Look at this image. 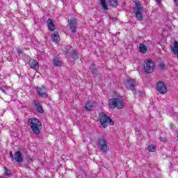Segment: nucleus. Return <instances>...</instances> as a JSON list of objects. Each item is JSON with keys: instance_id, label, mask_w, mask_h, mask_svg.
Returning a JSON list of instances; mask_svg holds the SVG:
<instances>
[{"instance_id": "nucleus-5", "label": "nucleus", "mask_w": 178, "mask_h": 178, "mask_svg": "<svg viewBox=\"0 0 178 178\" xmlns=\"http://www.w3.org/2000/svg\"><path fill=\"white\" fill-rule=\"evenodd\" d=\"M124 86L127 88H129L132 92H134V95L137 94V89H136V87L137 86V81L136 79H128L124 82Z\"/></svg>"}, {"instance_id": "nucleus-13", "label": "nucleus", "mask_w": 178, "mask_h": 178, "mask_svg": "<svg viewBox=\"0 0 178 178\" xmlns=\"http://www.w3.org/2000/svg\"><path fill=\"white\" fill-rule=\"evenodd\" d=\"M47 27L49 29V31H55V24L54 23V21H52V19L49 18L47 19Z\"/></svg>"}, {"instance_id": "nucleus-9", "label": "nucleus", "mask_w": 178, "mask_h": 178, "mask_svg": "<svg viewBox=\"0 0 178 178\" xmlns=\"http://www.w3.org/2000/svg\"><path fill=\"white\" fill-rule=\"evenodd\" d=\"M36 92L39 95V97H46L47 88L44 86H38L36 88Z\"/></svg>"}, {"instance_id": "nucleus-19", "label": "nucleus", "mask_w": 178, "mask_h": 178, "mask_svg": "<svg viewBox=\"0 0 178 178\" xmlns=\"http://www.w3.org/2000/svg\"><path fill=\"white\" fill-rule=\"evenodd\" d=\"M108 5H110V6H112V8H118V0H108Z\"/></svg>"}, {"instance_id": "nucleus-30", "label": "nucleus", "mask_w": 178, "mask_h": 178, "mask_svg": "<svg viewBox=\"0 0 178 178\" xmlns=\"http://www.w3.org/2000/svg\"><path fill=\"white\" fill-rule=\"evenodd\" d=\"M170 129H173V127H175V124H170Z\"/></svg>"}, {"instance_id": "nucleus-12", "label": "nucleus", "mask_w": 178, "mask_h": 178, "mask_svg": "<svg viewBox=\"0 0 178 178\" xmlns=\"http://www.w3.org/2000/svg\"><path fill=\"white\" fill-rule=\"evenodd\" d=\"M33 104L36 108L38 113H44V108H42V106H41V104H40L38 100H33Z\"/></svg>"}, {"instance_id": "nucleus-23", "label": "nucleus", "mask_w": 178, "mask_h": 178, "mask_svg": "<svg viewBox=\"0 0 178 178\" xmlns=\"http://www.w3.org/2000/svg\"><path fill=\"white\" fill-rule=\"evenodd\" d=\"M4 174L6 175V176H10L11 175L10 170H9V169H8V168L6 167L4 168Z\"/></svg>"}, {"instance_id": "nucleus-28", "label": "nucleus", "mask_w": 178, "mask_h": 178, "mask_svg": "<svg viewBox=\"0 0 178 178\" xmlns=\"http://www.w3.org/2000/svg\"><path fill=\"white\" fill-rule=\"evenodd\" d=\"M10 156L12 158V159H15V155H13V152H10Z\"/></svg>"}, {"instance_id": "nucleus-20", "label": "nucleus", "mask_w": 178, "mask_h": 178, "mask_svg": "<svg viewBox=\"0 0 178 178\" xmlns=\"http://www.w3.org/2000/svg\"><path fill=\"white\" fill-rule=\"evenodd\" d=\"M100 3L104 10H108V5H106V0H100Z\"/></svg>"}, {"instance_id": "nucleus-34", "label": "nucleus", "mask_w": 178, "mask_h": 178, "mask_svg": "<svg viewBox=\"0 0 178 178\" xmlns=\"http://www.w3.org/2000/svg\"><path fill=\"white\" fill-rule=\"evenodd\" d=\"M1 91H2V92H5V90L3 88H0Z\"/></svg>"}, {"instance_id": "nucleus-32", "label": "nucleus", "mask_w": 178, "mask_h": 178, "mask_svg": "<svg viewBox=\"0 0 178 178\" xmlns=\"http://www.w3.org/2000/svg\"><path fill=\"white\" fill-rule=\"evenodd\" d=\"M162 0H156V2H158V3H161V1Z\"/></svg>"}, {"instance_id": "nucleus-18", "label": "nucleus", "mask_w": 178, "mask_h": 178, "mask_svg": "<svg viewBox=\"0 0 178 178\" xmlns=\"http://www.w3.org/2000/svg\"><path fill=\"white\" fill-rule=\"evenodd\" d=\"M139 51L142 54H147V51H148V49H147V46H145V44L140 43L139 44Z\"/></svg>"}, {"instance_id": "nucleus-22", "label": "nucleus", "mask_w": 178, "mask_h": 178, "mask_svg": "<svg viewBox=\"0 0 178 178\" xmlns=\"http://www.w3.org/2000/svg\"><path fill=\"white\" fill-rule=\"evenodd\" d=\"M159 67L161 69V70H166V65H165V63H159Z\"/></svg>"}, {"instance_id": "nucleus-15", "label": "nucleus", "mask_w": 178, "mask_h": 178, "mask_svg": "<svg viewBox=\"0 0 178 178\" xmlns=\"http://www.w3.org/2000/svg\"><path fill=\"white\" fill-rule=\"evenodd\" d=\"M92 108H94V102L89 101L86 103L85 108L86 111H88V112H91V111H92Z\"/></svg>"}, {"instance_id": "nucleus-24", "label": "nucleus", "mask_w": 178, "mask_h": 178, "mask_svg": "<svg viewBox=\"0 0 178 178\" xmlns=\"http://www.w3.org/2000/svg\"><path fill=\"white\" fill-rule=\"evenodd\" d=\"M91 72L93 74L97 73V67H95V65L94 64L92 65Z\"/></svg>"}, {"instance_id": "nucleus-26", "label": "nucleus", "mask_w": 178, "mask_h": 178, "mask_svg": "<svg viewBox=\"0 0 178 178\" xmlns=\"http://www.w3.org/2000/svg\"><path fill=\"white\" fill-rule=\"evenodd\" d=\"M17 52L19 55H21V54H23V49L22 48H17Z\"/></svg>"}, {"instance_id": "nucleus-6", "label": "nucleus", "mask_w": 178, "mask_h": 178, "mask_svg": "<svg viewBox=\"0 0 178 178\" xmlns=\"http://www.w3.org/2000/svg\"><path fill=\"white\" fill-rule=\"evenodd\" d=\"M135 5L136 7V9L135 11H134V16L137 19V20H138L139 22H143V19H144V17H143L142 12L144 8H143V6H141V4H140V3L138 2H136Z\"/></svg>"}, {"instance_id": "nucleus-29", "label": "nucleus", "mask_w": 178, "mask_h": 178, "mask_svg": "<svg viewBox=\"0 0 178 178\" xmlns=\"http://www.w3.org/2000/svg\"><path fill=\"white\" fill-rule=\"evenodd\" d=\"M173 1L175 3L176 6H178V0H173Z\"/></svg>"}, {"instance_id": "nucleus-4", "label": "nucleus", "mask_w": 178, "mask_h": 178, "mask_svg": "<svg viewBox=\"0 0 178 178\" xmlns=\"http://www.w3.org/2000/svg\"><path fill=\"white\" fill-rule=\"evenodd\" d=\"M143 67L148 74L154 73V70H155V63L151 58H147L144 60Z\"/></svg>"}, {"instance_id": "nucleus-33", "label": "nucleus", "mask_w": 178, "mask_h": 178, "mask_svg": "<svg viewBox=\"0 0 178 178\" xmlns=\"http://www.w3.org/2000/svg\"><path fill=\"white\" fill-rule=\"evenodd\" d=\"M176 134H177V137L178 138V129L175 131Z\"/></svg>"}, {"instance_id": "nucleus-11", "label": "nucleus", "mask_w": 178, "mask_h": 178, "mask_svg": "<svg viewBox=\"0 0 178 178\" xmlns=\"http://www.w3.org/2000/svg\"><path fill=\"white\" fill-rule=\"evenodd\" d=\"M16 162L18 163H23V154H22V152L17 151L14 154V159Z\"/></svg>"}, {"instance_id": "nucleus-2", "label": "nucleus", "mask_w": 178, "mask_h": 178, "mask_svg": "<svg viewBox=\"0 0 178 178\" xmlns=\"http://www.w3.org/2000/svg\"><path fill=\"white\" fill-rule=\"evenodd\" d=\"M99 122L104 129H106V127H108V123L110 126H113V124H115V122H113L111 117L106 115L105 113H99Z\"/></svg>"}, {"instance_id": "nucleus-35", "label": "nucleus", "mask_w": 178, "mask_h": 178, "mask_svg": "<svg viewBox=\"0 0 178 178\" xmlns=\"http://www.w3.org/2000/svg\"><path fill=\"white\" fill-rule=\"evenodd\" d=\"M0 178H2V177L0 176Z\"/></svg>"}, {"instance_id": "nucleus-7", "label": "nucleus", "mask_w": 178, "mask_h": 178, "mask_svg": "<svg viewBox=\"0 0 178 178\" xmlns=\"http://www.w3.org/2000/svg\"><path fill=\"white\" fill-rule=\"evenodd\" d=\"M156 88L161 95H165L168 92V88H166V85H165V83L162 81H159L156 83Z\"/></svg>"}, {"instance_id": "nucleus-17", "label": "nucleus", "mask_w": 178, "mask_h": 178, "mask_svg": "<svg viewBox=\"0 0 178 178\" xmlns=\"http://www.w3.org/2000/svg\"><path fill=\"white\" fill-rule=\"evenodd\" d=\"M53 62H54V66H56V67H59L62 66V65H63L62 61H60L59 60V58H58V57H55L53 59Z\"/></svg>"}, {"instance_id": "nucleus-16", "label": "nucleus", "mask_w": 178, "mask_h": 178, "mask_svg": "<svg viewBox=\"0 0 178 178\" xmlns=\"http://www.w3.org/2000/svg\"><path fill=\"white\" fill-rule=\"evenodd\" d=\"M70 29L72 31V33H76V29H77V25L74 22V19L70 20Z\"/></svg>"}, {"instance_id": "nucleus-3", "label": "nucleus", "mask_w": 178, "mask_h": 178, "mask_svg": "<svg viewBox=\"0 0 178 178\" xmlns=\"http://www.w3.org/2000/svg\"><path fill=\"white\" fill-rule=\"evenodd\" d=\"M108 107L110 109H123L124 108V104L119 98H113L108 100Z\"/></svg>"}, {"instance_id": "nucleus-14", "label": "nucleus", "mask_w": 178, "mask_h": 178, "mask_svg": "<svg viewBox=\"0 0 178 178\" xmlns=\"http://www.w3.org/2000/svg\"><path fill=\"white\" fill-rule=\"evenodd\" d=\"M51 39L54 41V42H59V41H60V37L59 35V32L54 31L51 34Z\"/></svg>"}, {"instance_id": "nucleus-27", "label": "nucleus", "mask_w": 178, "mask_h": 178, "mask_svg": "<svg viewBox=\"0 0 178 178\" xmlns=\"http://www.w3.org/2000/svg\"><path fill=\"white\" fill-rule=\"evenodd\" d=\"M159 140L162 143H166V139L165 138L160 137Z\"/></svg>"}, {"instance_id": "nucleus-31", "label": "nucleus", "mask_w": 178, "mask_h": 178, "mask_svg": "<svg viewBox=\"0 0 178 178\" xmlns=\"http://www.w3.org/2000/svg\"><path fill=\"white\" fill-rule=\"evenodd\" d=\"M136 133L137 134V133H140V130L138 129V128H136Z\"/></svg>"}, {"instance_id": "nucleus-25", "label": "nucleus", "mask_w": 178, "mask_h": 178, "mask_svg": "<svg viewBox=\"0 0 178 178\" xmlns=\"http://www.w3.org/2000/svg\"><path fill=\"white\" fill-rule=\"evenodd\" d=\"M72 58L73 59H79V56H77V52L74 51L73 54H72Z\"/></svg>"}, {"instance_id": "nucleus-10", "label": "nucleus", "mask_w": 178, "mask_h": 178, "mask_svg": "<svg viewBox=\"0 0 178 178\" xmlns=\"http://www.w3.org/2000/svg\"><path fill=\"white\" fill-rule=\"evenodd\" d=\"M29 65L31 67V69H33V70H38L40 69L38 62H37V60H35V59L34 58H31L29 60Z\"/></svg>"}, {"instance_id": "nucleus-8", "label": "nucleus", "mask_w": 178, "mask_h": 178, "mask_svg": "<svg viewBox=\"0 0 178 178\" xmlns=\"http://www.w3.org/2000/svg\"><path fill=\"white\" fill-rule=\"evenodd\" d=\"M99 145L102 152H108V144H106L105 138L102 137L99 138Z\"/></svg>"}, {"instance_id": "nucleus-1", "label": "nucleus", "mask_w": 178, "mask_h": 178, "mask_svg": "<svg viewBox=\"0 0 178 178\" xmlns=\"http://www.w3.org/2000/svg\"><path fill=\"white\" fill-rule=\"evenodd\" d=\"M28 123L31 124V129L36 136H40L41 131L40 127H42V123L40 122V120L35 118H31L28 120Z\"/></svg>"}, {"instance_id": "nucleus-21", "label": "nucleus", "mask_w": 178, "mask_h": 178, "mask_svg": "<svg viewBox=\"0 0 178 178\" xmlns=\"http://www.w3.org/2000/svg\"><path fill=\"white\" fill-rule=\"evenodd\" d=\"M147 149L149 152H155L156 151V146L154 145H149Z\"/></svg>"}]
</instances>
